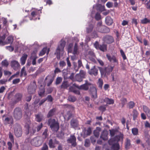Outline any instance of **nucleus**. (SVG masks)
Here are the masks:
<instances>
[{
  "mask_svg": "<svg viewBox=\"0 0 150 150\" xmlns=\"http://www.w3.org/2000/svg\"><path fill=\"white\" fill-rule=\"evenodd\" d=\"M33 83V85L30 84L29 85L28 88V93L30 94H34L35 92V90L37 87L35 81H34Z\"/></svg>",
  "mask_w": 150,
  "mask_h": 150,
  "instance_id": "nucleus-9",
  "label": "nucleus"
},
{
  "mask_svg": "<svg viewBox=\"0 0 150 150\" xmlns=\"http://www.w3.org/2000/svg\"><path fill=\"white\" fill-rule=\"evenodd\" d=\"M135 103L132 101H130L129 102L127 105V107L129 109L133 108L135 106Z\"/></svg>",
  "mask_w": 150,
  "mask_h": 150,
  "instance_id": "nucleus-43",
  "label": "nucleus"
},
{
  "mask_svg": "<svg viewBox=\"0 0 150 150\" xmlns=\"http://www.w3.org/2000/svg\"><path fill=\"white\" fill-rule=\"evenodd\" d=\"M115 140L114 139V138H112L110 139L109 141H108V143L110 145H113V144H114L115 143Z\"/></svg>",
  "mask_w": 150,
  "mask_h": 150,
  "instance_id": "nucleus-52",
  "label": "nucleus"
},
{
  "mask_svg": "<svg viewBox=\"0 0 150 150\" xmlns=\"http://www.w3.org/2000/svg\"><path fill=\"white\" fill-rule=\"evenodd\" d=\"M49 79V81L47 83V86H50L54 80V78L51 75H48L45 78V80Z\"/></svg>",
  "mask_w": 150,
  "mask_h": 150,
  "instance_id": "nucleus-26",
  "label": "nucleus"
},
{
  "mask_svg": "<svg viewBox=\"0 0 150 150\" xmlns=\"http://www.w3.org/2000/svg\"><path fill=\"white\" fill-rule=\"evenodd\" d=\"M28 57V55L25 54H23V56L21 58V64L22 65L24 64Z\"/></svg>",
  "mask_w": 150,
  "mask_h": 150,
  "instance_id": "nucleus-28",
  "label": "nucleus"
},
{
  "mask_svg": "<svg viewBox=\"0 0 150 150\" xmlns=\"http://www.w3.org/2000/svg\"><path fill=\"white\" fill-rule=\"evenodd\" d=\"M98 87L101 89H102L103 85V81L102 79H99L98 80Z\"/></svg>",
  "mask_w": 150,
  "mask_h": 150,
  "instance_id": "nucleus-41",
  "label": "nucleus"
},
{
  "mask_svg": "<svg viewBox=\"0 0 150 150\" xmlns=\"http://www.w3.org/2000/svg\"><path fill=\"white\" fill-rule=\"evenodd\" d=\"M110 134L111 137H113L115 133L118 132L117 129H112L109 130Z\"/></svg>",
  "mask_w": 150,
  "mask_h": 150,
  "instance_id": "nucleus-46",
  "label": "nucleus"
},
{
  "mask_svg": "<svg viewBox=\"0 0 150 150\" xmlns=\"http://www.w3.org/2000/svg\"><path fill=\"white\" fill-rule=\"evenodd\" d=\"M108 132L106 130H104L102 132L100 137L104 140H107L108 139Z\"/></svg>",
  "mask_w": 150,
  "mask_h": 150,
  "instance_id": "nucleus-21",
  "label": "nucleus"
},
{
  "mask_svg": "<svg viewBox=\"0 0 150 150\" xmlns=\"http://www.w3.org/2000/svg\"><path fill=\"white\" fill-rule=\"evenodd\" d=\"M92 132L91 128V127H89L86 131V133L87 135H90Z\"/></svg>",
  "mask_w": 150,
  "mask_h": 150,
  "instance_id": "nucleus-54",
  "label": "nucleus"
},
{
  "mask_svg": "<svg viewBox=\"0 0 150 150\" xmlns=\"http://www.w3.org/2000/svg\"><path fill=\"white\" fill-rule=\"evenodd\" d=\"M100 70L102 77H106L110 75V73L113 71L114 66H112L108 65V67L104 68L98 67Z\"/></svg>",
  "mask_w": 150,
  "mask_h": 150,
  "instance_id": "nucleus-1",
  "label": "nucleus"
},
{
  "mask_svg": "<svg viewBox=\"0 0 150 150\" xmlns=\"http://www.w3.org/2000/svg\"><path fill=\"white\" fill-rule=\"evenodd\" d=\"M89 85L84 84L80 86L79 89L85 91L88 90L89 88Z\"/></svg>",
  "mask_w": 150,
  "mask_h": 150,
  "instance_id": "nucleus-38",
  "label": "nucleus"
},
{
  "mask_svg": "<svg viewBox=\"0 0 150 150\" xmlns=\"http://www.w3.org/2000/svg\"><path fill=\"white\" fill-rule=\"evenodd\" d=\"M2 65L4 67H7L8 64V63L6 60H4L1 62Z\"/></svg>",
  "mask_w": 150,
  "mask_h": 150,
  "instance_id": "nucleus-55",
  "label": "nucleus"
},
{
  "mask_svg": "<svg viewBox=\"0 0 150 150\" xmlns=\"http://www.w3.org/2000/svg\"><path fill=\"white\" fill-rule=\"evenodd\" d=\"M43 126V125L42 123H41L40 125L37 126L36 127L37 132H39L42 128Z\"/></svg>",
  "mask_w": 150,
  "mask_h": 150,
  "instance_id": "nucleus-63",
  "label": "nucleus"
},
{
  "mask_svg": "<svg viewBox=\"0 0 150 150\" xmlns=\"http://www.w3.org/2000/svg\"><path fill=\"white\" fill-rule=\"evenodd\" d=\"M76 98L70 95L68 97V100L70 102H74L76 101Z\"/></svg>",
  "mask_w": 150,
  "mask_h": 150,
  "instance_id": "nucleus-45",
  "label": "nucleus"
},
{
  "mask_svg": "<svg viewBox=\"0 0 150 150\" xmlns=\"http://www.w3.org/2000/svg\"><path fill=\"white\" fill-rule=\"evenodd\" d=\"M98 67H96L94 66L89 71V73L91 75H94L95 76H97L98 74Z\"/></svg>",
  "mask_w": 150,
  "mask_h": 150,
  "instance_id": "nucleus-17",
  "label": "nucleus"
},
{
  "mask_svg": "<svg viewBox=\"0 0 150 150\" xmlns=\"http://www.w3.org/2000/svg\"><path fill=\"white\" fill-rule=\"evenodd\" d=\"M108 59L110 62H112L115 64L117 65L118 64V59L115 55L111 56L110 54H107L106 55Z\"/></svg>",
  "mask_w": 150,
  "mask_h": 150,
  "instance_id": "nucleus-10",
  "label": "nucleus"
},
{
  "mask_svg": "<svg viewBox=\"0 0 150 150\" xmlns=\"http://www.w3.org/2000/svg\"><path fill=\"white\" fill-rule=\"evenodd\" d=\"M66 42L65 41L63 40H61L60 42V45L58 46L56 51L57 53H59L61 50H63L65 47Z\"/></svg>",
  "mask_w": 150,
  "mask_h": 150,
  "instance_id": "nucleus-14",
  "label": "nucleus"
},
{
  "mask_svg": "<svg viewBox=\"0 0 150 150\" xmlns=\"http://www.w3.org/2000/svg\"><path fill=\"white\" fill-rule=\"evenodd\" d=\"M69 86V85L67 81H64L62 85H61L60 87L61 89H65L67 88Z\"/></svg>",
  "mask_w": 150,
  "mask_h": 150,
  "instance_id": "nucleus-34",
  "label": "nucleus"
},
{
  "mask_svg": "<svg viewBox=\"0 0 150 150\" xmlns=\"http://www.w3.org/2000/svg\"><path fill=\"white\" fill-rule=\"evenodd\" d=\"M10 140L12 143H11L10 142V150H11V148L12 147V144L13 145H15V146L17 148H18V144L17 143H14L13 137V135L11 133H10Z\"/></svg>",
  "mask_w": 150,
  "mask_h": 150,
  "instance_id": "nucleus-22",
  "label": "nucleus"
},
{
  "mask_svg": "<svg viewBox=\"0 0 150 150\" xmlns=\"http://www.w3.org/2000/svg\"><path fill=\"white\" fill-rule=\"evenodd\" d=\"M132 132L134 135H137L138 134V130L137 128H134L132 129Z\"/></svg>",
  "mask_w": 150,
  "mask_h": 150,
  "instance_id": "nucleus-47",
  "label": "nucleus"
},
{
  "mask_svg": "<svg viewBox=\"0 0 150 150\" xmlns=\"http://www.w3.org/2000/svg\"><path fill=\"white\" fill-rule=\"evenodd\" d=\"M95 18L97 21H99L101 19V16L100 13L97 12L95 16Z\"/></svg>",
  "mask_w": 150,
  "mask_h": 150,
  "instance_id": "nucleus-49",
  "label": "nucleus"
},
{
  "mask_svg": "<svg viewBox=\"0 0 150 150\" xmlns=\"http://www.w3.org/2000/svg\"><path fill=\"white\" fill-rule=\"evenodd\" d=\"M37 57L36 56V55H35L33 57V59L32 62V64L33 65H35L36 64V59H37Z\"/></svg>",
  "mask_w": 150,
  "mask_h": 150,
  "instance_id": "nucleus-62",
  "label": "nucleus"
},
{
  "mask_svg": "<svg viewBox=\"0 0 150 150\" xmlns=\"http://www.w3.org/2000/svg\"><path fill=\"white\" fill-rule=\"evenodd\" d=\"M96 29L97 31L102 33H108L110 31V29L102 25L101 21H100L98 23Z\"/></svg>",
  "mask_w": 150,
  "mask_h": 150,
  "instance_id": "nucleus-3",
  "label": "nucleus"
},
{
  "mask_svg": "<svg viewBox=\"0 0 150 150\" xmlns=\"http://www.w3.org/2000/svg\"><path fill=\"white\" fill-rule=\"evenodd\" d=\"M5 38V36L3 35L1 37H0V46L5 45L8 44L9 42V39L8 38L5 41H4Z\"/></svg>",
  "mask_w": 150,
  "mask_h": 150,
  "instance_id": "nucleus-18",
  "label": "nucleus"
},
{
  "mask_svg": "<svg viewBox=\"0 0 150 150\" xmlns=\"http://www.w3.org/2000/svg\"><path fill=\"white\" fill-rule=\"evenodd\" d=\"M57 109L55 108H53L51 109L48 112L47 116L48 118L54 116L56 115Z\"/></svg>",
  "mask_w": 150,
  "mask_h": 150,
  "instance_id": "nucleus-16",
  "label": "nucleus"
},
{
  "mask_svg": "<svg viewBox=\"0 0 150 150\" xmlns=\"http://www.w3.org/2000/svg\"><path fill=\"white\" fill-rule=\"evenodd\" d=\"M112 148L113 150H119L120 148L119 144L117 142L112 146Z\"/></svg>",
  "mask_w": 150,
  "mask_h": 150,
  "instance_id": "nucleus-37",
  "label": "nucleus"
},
{
  "mask_svg": "<svg viewBox=\"0 0 150 150\" xmlns=\"http://www.w3.org/2000/svg\"><path fill=\"white\" fill-rule=\"evenodd\" d=\"M35 120L38 122H40L42 120V118L39 114L36 115H35Z\"/></svg>",
  "mask_w": 150,
  "mask_h": 150,
  "instance_id": "nucleus-51",
  "label": "nucleus"
},
{
  "mask_svg": "<svg viewBox=\"0 0 150 150\" xmlns=\"http://www.w3.org/2000/svg\"><path fill=\"white\" fill-rule=\"evenodd\" d=\"M93 8L95 9H105L104 6L100 4H98L94 5Z\"/></svg>",
  "mask_w": 150,
  "mask_h": 150,
  "instance_id": "nucleus-32",
  "label": "nucleus"
},
{
  "mask_svg": "<svg viewBox=\"0 0 150 150\" xmlns=\"http://www.w3.org/2000/svg\"><path fill=\"white\" fill-rule=\"evenodd\" d=\"M70 124L73 128H77L79 126V122L77 120L72 119L71 121Z\"/></svg>",
  "mask_w": 150,
  "mask_h": 150,
  "instance_id": "nucleus-25",
  "label": "nucleus"
},
{
  "mask_svg": "<svg viewBox=\"0 0 150 150\" xmlns=\"http://www.w3.org/2000/svg\"><path fill=\"white\" fill-rule=\"evenodd\" d=\"M48 125L53 132H57L59 129V123L57 120H56L54 118L49 119L48 120Z\"/></svg>",
  "mask_w": 150,
  "mask_h": 150,
  "instance_id": "nucleus-2",
  "label": "nucleus"
},
{
  "mask_svg": "<svg viewBox=\"0 0 150 150\" xmlns=\"http://www.w3.org/2000/svg\"><path fill=\"white\" fill-rule=\"evenodd\" d=\"M103 101L107 104L109 105L113 104L114 103V100L112 99H110L108 98H105Z\"/></svg>",
  "mask_w": 150,
  "mask_h": 150,
  "instance_id": "nucleus-29",
  "label": "nucleus"
},
{
  "mask_svg": "<svg viewBox=\"0 0 150 150\" xmlns=\"http://www.w3.org/2000/svg\"><path fill=\"white\" fill-rule=\"evenodd\" d=\"M11 67L15 70H17L20 69V65L17 61H14L11 62Z\"/></svg>",
  "mask_w": 150,
  "mask_h": 150,
  "instance_id": "nucleus-19",
  "label": "nucleus"
},
{
  "mask_svg": "<svg viewBox=\"0 0 150 150\" xmlns=\"http://www.w3.org/2000/svg\"><path fill=\"white\" fill-rule=\"evenodd\" d=\"M86 73L83 70L80 71V73L76 75L75 77V80L76 81L81 82L83 78H85Z\"/></svg>",
  "mask_w": 150,
  "mask_h": 150,
  "instance_id": "nucleus-11",
  "label": "nucleus"
},
{
  "mask_svg": "<svg viewBox=\"0 0 150 150\" xmlns=\"http://www.w3.org/2000/svg\"><path fill=\"white\" fill-rule=\"evenodd\" d=\"M76 138L74 135H71L70 138L67 139V141L68 143H71L72 146L75 147L76 145Z\"/></svg>",
  "mask_w": 150,
  "mask_h": 150,
  "instance_id": "nucleus-12",
  "label": "nucleus"
},
{
  "mask_svg": "<svg viewBox=\"0 0 150 150\" xmlns=\"http://www.w3.org/2000/svg\"><path fill=\"white\" fill-rule=\"evenodd\" d=\"M98 50H99L100 51L103 52L106 51L107 50V45L104 44H103L101 45H100Z\"/></svg>",
  "mask_w": 150,
  "mask_h": 150,
  "instance_id": "nucleus-33",
  "label": "nucleus"
},
{
  "mask_svg": "<svg viewBox=\"0 0 150 150\" xmlns=\"http://www.w3.org/2000/svg\"><path fill=\"white\" fill-rule=\"evenodd\" d=\"M94 47L97 49L98 50L99 47L100 46V45L99 44L98 42V41L95 42V43L94 44Z\"/></svg>",
  "mask_w": 150,
  "mask_h": 150,
  "instance_id": "nucleus-59",
  "label": "nucleus"
},
{
  "mask_svg": "<svg viewBox=\"0 0 150 150\" xmlns=\"http://www.w3.org/2000/svg\"><path fill=\"white\" fill-rule=\"evenodd\" d=\"M138 115V113L137 111L135 110L134 109L133 111V120H135Z\"/></svg>",
  "mask_w": 150,
  "mask_h": 150,
  "instance_id": "nucleus-40",
  "label": "nucleus"
},
{
  "mask_svg": "<svg viewBox=\"0 0 150 150\" xmlns=\"http://www.w3.org/2000/svg\"><path fill=\"white\" fill-rule=\"evenodd\" d=\"M123 134H121L120 135L115 136L113 138L115 142H118L119 141H120L121 138L122 139L123 138Z\"/></svg>",
  "mask_w": 150,
  "mask_h": 150,
  "instance_id": "nucleus-36",
  "label": "nucleus"
},
{
  "mask_svg": "<svg viewBox=\"0 0 150 150\" xmlns=\"http://www.w3.org/2000/svg\"><path fill=\"white\" fill-rule=\"evenodd\" d=\"M47 100V99L45 98L41 100L39 103V105L40 106L42 105L43 103H44Z\"/></svg>",
  "mask_w": 150,
  "mask_h": 150,
  "instance_id": "nucleus-64",
  "label": "nucleus"
},
{
  "mask_svg": "<svg viewBox=\"0 0 150 150\" xmlns=\"http://www.w3.org/2000/svg\"><path fill=\"white\" fill-rule=\"evenodd\" d=\"M73 53L74 55L78 54V44L77 43H75L74 45V51Z\"/></svg>",
  "mask_w": 150,
  "mask_h": 150,
  "instance_id": "nucleus-39",
  "label": "nucleus"
},
{
  "mask_svg": "<svg viewBox=\"0 0 150 150\" xmlns=\"http://www.w3.org/2000/svg\"><path fill=\"white\" fill-rule=\"evenodd\" d=\"M31 124L30 121H28L26 122L25 125V128L27 130V134H30V135L32 136L36 132V128L35 127H33L32 129H30V126Z\"/></svg>",
  "mask_w": 150,
  "mask_h": 150,
  "instance_id": "nucleus-6",
  "label": "nucleus"
},
{
  "mask_svg": "<svg viewBox=\"0 0 150 150\" xmlns=\"http://www.w3.org/2000/svg\"><path fill=\"white\" fill-rule=\"evenodd\" d=\"M14 134L17 137H19L22 135V130L21 126L18 124L16 123L13 125Z\"/></svg>",
  "mask_w": 150,
  "mask_h": 150,
  "instance_id": "nucleus-5",
  "label": "nucleus"
},
{
  "mask_svg": "<svg viewBox=\"0 0 150 150\" xmlns=\"http://www.w3.org/2000/svg\"><path fill=\"white\" fill-rule=\"evenodd\" d=\"M101 129L100 127H97L96 129L93 132L94 136L96 137H98L99 136L100 132L101 131Z\"/></svg>",
  "mask_w": 150,
  "mask_h": 150,
  "instance_id": "nucleus-31",
  "label": "nucleus"
},
{
  "mask_svg": "<svg viewBox=\"0 0 150 150\" xmlns=\"http://www.w3.org/2000/svg\"><path fill=\"white\" fill-rule=\"evenodd\" d=\"M94 25L92 24H90L88 27L86 28V31L87 33H91L93 30V28Z\"/></svg>",
  "mask_w": 150,
  "mask_h": 150,
  "instance_id": "nucleus-35",
  "label": "nucleus"
},
{
  "mask_svg": "<svg viewBox=\"0 0 150 150\" xmlns=\"http://www.w3.org/2000/svg\"><path fill=\"white\" fill-rule=\"evenodd\" d=\"M48 146L46 143L44 144L43 146L41 149V150H48Z\"/></svg>",
  "mask_w": 150,
  "mask_h": 150,
  "instance_id": "nucleus-57",
  "label": "nucleus"
},
{
  "mask_svg": "<svg viewBox=\"0 0 150 150\" xmlns=\"http://www.w3.org/2000/svg\"><path fill=\"white\" fill-rule=\"evenodd\" d=\"M20 81V80L19 79H15L13 81V84H16L19 83Z\"/></svg>",
  "mask_w": 150,
  "mask_h": 150,
  "instance_id": "nucleus-61",
  "label": "nucleus"
},
{
  "mask_svg": "<svg viewBox=\"0 0 150 150\" xmlns=\"http://www.w3.org/2000/svg\"><path fill=\"white\" fill-rule=\"evenodd\" d=\"M103 39L105 42L108 44H111L114 41L113 38L110 36L106 35L103 37Z\"/></svg>",
  "mask_w": 150,
  "mask_h": 150,
  "instance_id": "nucleus-15",
  "label": "nucleus"
},
{
  "mask_svg": "<svg viewBox=\"0 0 150 150\" xmlns=\"http://www.w3.org/2000/svg\"><path fill=\"white\" fill-rule=\"evenodd\" d=\"M105 22L106 24L109 25H111L113 22V20L109 16H107L105 18Z\"/></svg>",
  "mask_w": 150,
  "mask_h": 150,
  "instance_id": "nucleus-27",
  "label": "nucleus"
},
{
  "mask_svg": "<svg viewBox=\"0 0 150 150\" xmlns=\"http://www.w3.org/2000/svg\"><path fill=\"white\" fill-rule=\"evenodd\" d=\"M62 78L61 77H57L56 79L55 84L56 85H57L60 83L62 81Z\"/></svg>",
  "mask_w": 150,
  "mask_h": 150,
  "instance_id": "nucleus-48",
  "label": "nucleus"
},
{
  "mask_svg": "<svg viewBox=\"0 0 150 150\" xmlns=\"http://www.w3.org/2000/svg\"><path fill=\"white\" fill-rule=\"evenodd\" d=\"M30 142L33 146L38 147L42 144L43 142V141L41 137H37L32 139Z\"/></svg>",
  "mask_w": 150,
  "mask_h": 150,
  "instance_id": "nucleus-4",
  "label": "nucleus"
},
{
  "mask_svg": "<svg viewBox=\"0 0 150 150\" xmlns=\"http://www.w3.org/2000/svg\"><path fill=\"white\" fill-rule=\"evenodd\" d=\"M50 51V49L47 48V47H44L40 52L39 54V56H42L44 55L45 53H46L47 55H48Z\"/></svg>",
  "mask_w": 150,
  "mask_h": 150,
  "instance_id": "nucleus-23",
  "label": "nucleus"
},
{
  "mask_svg": "<svg viewBox=\"0 0 150 150\" xmlns=\"http://www.w3.org/2000/svg\"><path fill=\"white\" fill-rule=\"evenodd\" d=\"M90 91L91 95L92 98H93L94 99L97 98V89L96 87L94 86L91 87Z\"/></svg>",
  "mask_w": 150,
  "mask_h": 150,
  "instance_id": "nucleus-13",
  "label": "nucleus"
},
{
  "mask_svg": "<svg viewBox=\"0 0 150 150\" xmlns=\"http://www.w3.org/2000/svg\"><path fill=\"white\" fill-rule=\"evenodd\" d=\"M45 90L44 88H40L39 91H38V94L40 96L43 97L45 96Z\"/></svg>",
  "mask_w": 150,
  "mask_h": 150,
  "instance_id": "nucleus-30",
  "label": "nucleus"
},
{
  "mask_svg": "<svg viewBox=\"0 0 150 150\" xmlns=\"http://www.w3.org/2000/svg\"><path fill=\"white\" fill-rule=\"evenodd\" d=\"M150 23V20L147 18H145L141 20V23L142 24H146Z\"/></svg>",
  "mask_w": 150,
  "mask_h": 150,
  "instance_id": "nucleus-42",
  "label": "nucleus"
},
{
  "mask_svg": "<svg viewBox=\"0 0 150 150\" xmlns=\"http://www.w3.org/2000/svg\"><path fill=\"white\" fill-rule=\"evenodd\" d=\"M13 116L16 120H19L22 117V112L21 109L18 108H16L14 111Z\"/></svg>",
  "mask_w": 150,
  "mask_h": 150,
  "instance_id": "nucleus-8",
  "label": "nucleus"
},
{
  "mask_svg": "<svg viewBox=\"0 0 150 150\" xmlns=\"http://www.w3.org/2000/svg\"><path fill=\"white\" fill-rule=\"evenodd\" d=\"M19 74V72L18 71L16 73L12 75L11 77H10V80L11 79H12L14 77H18Z\"/></svg>",
  "mask_w": 150,
  "mask_h": 150,
  "instance_id": "nucleus-60",
  "label": "nucleus"
},
{
  "mask_svg": "<svg viewBox=\"0 0 150 150\" xmlns=\"http://www.w3.org/2000/svg\"><path fill=\"white\" fill-rule=\"evenodd\" d=\"M59 64L60 67H61L62 68L66 65V63L63 61H60Z\"/></svg>",
  "mask_w": 150,
  "mask_h": 150,
  "instance_id": "nucleus-56",
  "label": "nucleus"
},
{
  "mask_svg": "<svg viewBox=\"0 0 150 150\" xmlns=\"http://www.w3.org/2000/svg\"><path fill=\"white\" fill-rule=\"evenodd\" d=\"M121 104L122 105V107H123L127 102V100L126 98H124L121 99Z\"/></svg>",
  "mask_w": 150,
  "mask_h": 150,
  "instance_id": "nucleus-50",
  "label": "nucleus"
},
{
  "mask_svg": "<svg viewBox=\"0 0 150 150\" xmlns=\"http://www.w3.org/2000/svg\"><path fill=\"white\" fill-rule=\"evenodd\" d=\"M105 105H102L100 106L98 108L99 110L103 112L105 111L106 108L105 107Z\"/></svg>",
  "mask_w": 150,
  "mask_h": 150,
  "instance_id": "nucleus-53",
  "label": "nucleus"
},
{
  "mask_svg": "<svg viewBox=\"0 0 150 150\" xmlns=\"http://www.w3.org/2000/svg\"><path fill=\"white\" fill-rule=\"evenodd\" d=\"M25 68L24 67L21 69V71L20 76L22 77L23 75L26 76L27 75L26 71L25 70Z\"/></svg>",
  "mask_w": 150,
  "mask_h": 150,
  "instance_id": "nucleus-44",
  "label": "nucleus"
},
{
  "mask_svg": "<svg viewBox=\"0 0 150 150\" xmlns=\"http://www.w3.org/2000/svg\"><path fill=\"white\" fill-rule=\"evenodd\" d=\"M125 148L126 149H129L132 146L130 140L127 138H126L125 142Z\"/></svg>",
  "mask_w": 150,
  "mask_h": 150,
  "instance_id": "nucleus-24",
  "label": "nucleus"
},
{
  "mask_svg": "<svg viewBox=\"0 0 150 150\" xmlns=\"http://www.w3.org/2000/svg\"><path fill=\"white\" fill-rule=\"evenodd\" d=\"M22 96V95L21 94L18 93L16 94L14 96V100L13 101V104H15L20 101L21 99Z\"/></svg>",
  "mask_w": 150,
  "mask_h": 150,
  "instance_id": "nucleus-20",
  "label": "nucleus"
},
{
  "mask_svg": "<svg viewBox=\"0 0 150 150\" xmlns=\"http://www.w3.org/2000/svg\"><path fill=\"white\" fill-rule=\"evenodd\" d=\"M45 99H47V100L48 101L50 102H52L53 101V98L50 95H48Z\"/></svg>",
  "mask_w": 150,
  "mask_h": 150,
  "instance_id": "nucleus-58",
  "label": "nucleus"
},
{
  "mask_svg": "<svg viewBox=\"0 0 150 150\" xmlns=\"http://www.w3.org/2000/svg\"><path fill=\"white\" fill-rule=\"evenodd\" d=\"M59 142L57 140L55 137H52L49 139L48 144L50 148H54L55 147V144H58Z\"/></svg>",
  "mask_w": 150,
  "mask_h": 150,
  "instance_id": "nucleus-7",
  "label": "nucleus"
}]
</instances>
